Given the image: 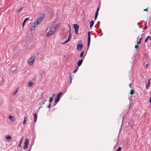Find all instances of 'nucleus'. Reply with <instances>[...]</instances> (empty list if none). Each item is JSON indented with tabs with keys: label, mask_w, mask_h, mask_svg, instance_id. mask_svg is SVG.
<instances>
[{
	"label": "nucleus",
	"mask_w": 151,
	"mask_h": 151,
	"mask_svg": "<svg viewBox=\"0 0 151 151\" xmlns=\"http://www.w3.org/2000/svg\"><path fill=\"white\" fill-rule=\"evenodd\" d=\"M22 140H23V138H22L20 140V141L19 142V144L18 145V147H21V144L22 143Z\"/></svg>",
	"instance_id": "nucleus-16"
},
{
	"label": "nucleus",
	"mask_w": 151,
	"mask_h": 151,
	"mask_svg": "<svg viewBox=\"0 0 151 151\" xmlns=\"http://www.w3.org/2000/svg\"><path fill=\"white\" fill-rule=\"evenodd\" d=\"M69 40H68L67 39V40H66L65 42L62 43L63 44H65L67 43Z\"/></svg>",
	"instance_id": "nucleus-33"
},
{
	"label": "nucleus",
	"mask_w": 151,
	"mask_h": 151,
	"mask_svg": "<svg viewBox=\"0 0 151 151\" xmlns=\"http://www.w3.org/2000/svg\"><path fill=\"white\" fill-rule=\"evenodd\" d=\"M9 118L10 120H11L12 121L14 120V117H13L12 116L9 115Z\"/></svg>",
	"instance_id": "nucleus-13"
},
{
	"label": "nucleus",
	"mask_w": 151,
	"mask_h": 151,
	"mask_svg": "<svg viewBox=\"0 0 151 151\" xmlns=\"http://www.w3.org/2000/svg\"><path fill=\"white\" fill-rule=\"evenodd\" d=\"M27 119V116H25L24 117V119L23 122V124H24L26 123V119Z\"/></svg>",
	"instance_id": "nucleus-19"
},
{
	"label": "nucleus",
	"mask_w": 151,
	"mask_h": 151,
	"mask_svg": "<svg viewBox=\"0 0 151 151\" xmlns=\"http://www.w3.org/2000/svg\"><path fill=\"white\" fill-rule=\"evenodd\" d=\"M148 65V63L146 64V65H145V67H146L147 68Z\"/></svg>",
	"instance_id": "nucleus-44"
},
{
	"label": "nucleus",
	"mask_w": 151,
	"mask_h": 151,
	"mask_svg": "<svg viewBox=\"0 0 151 151\" xmlns=\"http://www.w3.org/2000/svg\"><path fill=\"white\" fill-rule=\"evenodd\" d=\"M98 23L99 24H100V22L99 21H98Z\"/></svg>",
	"instance_id": "nucleus-54"
},
{
	"label": "nucleus",
	"mask_w": 151,
	"mask_h": 151,
	"mask_svg": "<svg viewBox=\"0 0 151 151\" xmlns=\"http://www.w3.org/2000/svg\"><path fill=\"white\" fill-rule=\"evenodd\" d=\"M138 24H139V23H137V25H138Z\"/></svg>",
	"instance_id": "nucleus-59"
},
{
	"label": "nucleus",
	"mask_w": 151,
	"mask_h": 151,
	"mask_svg": "<svg viewBox=\"0 0 151 151\" xmlns=\"http://www.w3.org/2000/svg\"><path fill=\"white\" fill-rule=\"evenodd\" d=\"M134 47L136 49H137L139 47V46L138 45H136Z\"/></svg>",
	"instance_id": "nucleus-34"
},
{
	"label": "nucleus",
	"mask_w": 151,
	"mask_h": 151,
	"mask_svg": "<svg viewBox=\"0 0 151 151\" xmlns=\"http://www.w3.org/2000/svg\"><path fill=\"white\" fill-rule=\"evenodd\" d=\"M37 26H35V24H34V25L33 26H32L31 27V28L30 29V31H32L35 28V27H36Z\"/></svg>",
	"instance_id": "nucleus-20"
},
{
	"label": "nucleus",
	"mask_w": 151,
	"mask_h": 151,
	"mask_svg": "<svg viewBox=\"0 0 151 151\" xmlns=\"http://www.w3.org/2000/svg\"><path fill=\"white\" fill-rule=\"evenodd\" d=\"M16 70V68L15 67H12L11 69L12 71H13V72H14Z\"/></svg>",
	"instance_id": "nucleus-25"
},
{
	"label": "nucleus",
	"mask_w": 151,
	"mask_h": 151,
	"mask_svg": "<svg viewBox=\"0 0 151 151\" xmlns=\"http://www.w3.org/2000/svg\"><path fill=\"white\" fill-rule=\"evenodd\" d=\"M46 99V98H45L44 97V99Z\"/></svg>",
	"instance_id": "nucleus-57"
},
{
	"label": "nucleus",
	"mask_w": 151,
	"mask_h": 151,
	"mask_svg": "<svg viewBox=\"0 0 151 151\" xmlns=\"http://www.w3.org/2000/svg\"><path fill=\"white\" fill-rule=\"evenodd\" d=\"M87 51H86V54H85V56L86 55V53H87Z\"/></svg>",
	"instance_id": "nucleus-56"
},
{
	"label": "nucleus",
	"mask_w": 151,
	"mask_h": 151,
	"mask_svg": "<svg viewBox=\"0 0 151 151\" xmlns=\"http://www.w3.org/2000/svg\"><path fill=\"white\" fill-rule=\"evenodd\" d=\"M83 47V44L82 43V41L80 40L78 41V43L77 45V50L78 51H80L82 49Z\"/></svg>",
	"instance_id": "nucleus-2"
},
{
	"label": "nucleus",
	"mask_w": 151,
	"mask_h": 151,
	"mask_svg": "<svg viewBox=\"0 0 151 151\" xmlns=\"http://www.w3.org/2000/svg\"><path fill=\"white\" fill-rule=\"evenodd\" d=\"M41 99H44V97L43 96H42L41 98Z\"/></svg>",
	"instance_id": "nucleus-48"
},
{
	"label": "nucleus",
	"mask_w": 151,
	"mask_h": 151,
	"mask_svg": "<svg viewBox=\"0 0 151 151\" xmlns=\"http://www.w3.org/2000/svg\"><path fill=\"white\" fill-rule=\"evenodd\" d=\"M69 29H71V27H70V25H69Z\"/></svg>",
	"instance_id": "nucleus-47"
},
{
	"label": "nucleus",
	"mask_w": 151,
	"mask_h": 151,
	"mask_svg": "<svg viewBox=\"0 0 151 151\" xmlns=\"http://www.w3.org/2000/svg\"><path fill=\"white\" fill-rule=\"evenodd\" d=\"M97 17H98V16H95V17H94V20H96V19H97Z\"/></svg>",
	"instance_id": "nucleus-41"
},
{
	"label": "nucleus",
	"mask_w": 151,
	"mask_h": 151,
	"mask_svg": "<svg viewBox=\"0 0 151 151\" xmlns=\"http://www.w3.org/2000/svg\"><path fill=\"white\" fill-rule=\"evenodd\" d=\"M34 117V122L35 123L37 119V115L36 113H35L33 115Z\"/></svg>",
	"instance_id": "nucleus-12"
},
{
	"label": "nucleus",
	"mask_w": 151,
	"mask_h": 151,
	"mask_svg": "<svg viewBox=\"0 0 151 151\" xmlns=\"http://www.w3.org/2000/svg\"><path fill=\"white\" fill-rule=\"evenodd\" d=\"M91 32H89L88 33V48L87 50L89 48V46L90 45V41H91V36L90 33Z\"/></svg>",
	"instance_id": "nucleus-6"
},
{
	"label": "nucleus",
	"mask_w": 151,
	"mask_h": 151,
	"mask_svg": "<svg viewBox=\"0 0 151 151\" xmlns=\"http://www.w3.org/2000/svg\"><path fill=\"white\" fill-rule=\"evenodd\" d=\"M51 106V104H49L47 107V108H50V106Z\"/></svg>",
	"instance_id": "nucleus-38"
},
{
	"label": "nucleus",
	"mask_w": 151,
	"mask_h": 151,
	"mask_svg": "<svg viewBox=\"0 0 151 151\" xmlns=\"http://www.w3.org/2000/svg\"><path fill=\"white\" fill-rule=\"evenodd\" d=\"M121 148L120 147H119L116 150V151H121Z\"/></svg>",
	"instance_id": "nucleus-32"
},
{
	"label": "nucleus",
	"mask_w": 151,
	"mask_h": 151,
	"mask_svg": "<svg viewBox=\"0 0 151 151\" xmlns=\"http://www.w3.org/2000/svg\"><path fill=\"white\" fill-rule=\"evenodd\" d=\"M100 8V6H99L98 7V8H97V10H96V11H98V12H99V10Z\"/></svg>",
	"instance_id": "nucleus-37"
},
{
	"label": "nucleus",
	"mask_w": 151,
	"mask_h": 151,
	"mask_svg": "<svg viewBox=\"0 0 151 151\" xmlns=\"http://www.w3.org/2000/svg\"><path fill=\"white\" fill-rule=\"evenodd\" d=\"M73 27L75 30V34L76 35H77L78 34L79 26L78 24H73Z\"/></svg>",
	"instance_id": "nucleus-5"
},
{
	"label": "nucleus",
	"mask_w": 151,
	"mask_h": 151,
	"mask_svg": "<svg viewBox=\"0 0 151 151\" xmlns=\"http://www.w3.org/2000/svg\"><path fill=\"white\" fill-rule=\"evenodd\" d=\"M55 95V94H53V96H52V97H53V98L54 97V96Z\"/></svg>",
	"instance_id": "nucleus-52"
},
{
	"label": "nucleus",
	"mask_w": 151,
	"mask_h": 151,
	"mask_svg": "<svg viewBox=\"0 0 151 151\" xmlns=\"http://www.w3.org/2000/svg\"><path fill=\"white\" fill-rule=\"evenodd\" d=\"M59 26V24H55L53 25L51 28L53 29L54 31H55L56 29L57 28L58 26Z\"/></svg>",
	"instance_id": "nucleus-10"
},
{
	"label": "nucleus",
	"mask_w": 151,
	"mask_h": 151,
	"mask_svg": "<svg viewBox=\"0 0 151 151\" xmlns=\"http://www.w3.org/2000/svg\"><path fill=\"white\" fill-rule=\"evenodd\" d=\"M149 38H150V39L151 41V36H150V37Z\"/></svg>",
	"instance_id": "nucleus-50"
},
{
	"label": "nucleus",
	"mask_w": 151,
	"mask_h": 151,
	"mask_svg": "<svg viewBox=\"0 0 151 151\" xmlns=\"http://www.w3.org/2000/svg\"><path fill=\"white\" fill-rule=\"evenodd\" d=\"M18 89H17L15 92L13 93L14 95H15L18 92Z\"/></svg>",
	"instance_id": "nucleus-35"
},
{
	"label": "nucleus",
	"mask_w": 151,
	"mask_h": 151,
	"mask_svg": "<svg viewBox=\"0 0 151 151\" xmlns=\"http://www.w3.org/2000/svg\"><path fill=\"white\" fill-rule=\"evenodd\" d=\"M62 93L61 92H60L59 93H58L57 94V97L60 99V97Z\"/></svg>",
	"instance_id": "nucleus-18"
},
{
	"label": "nucleus",
	"mask_w": 151,
	"mask_h": 151,
	"mask_svg": "<svg viewBox=\"0 0 151 151\" xmlns=\"http://www.w3.org/2000/svg\"><path fill=\"white\" fill-rule=\"evenodd\" d=\"M56 103H55V104H53V106H55L56 105Z\"/></svg>",
	"instance_id": "nucleus-51"
},
{
	"label": "nucleus",
	"mask_w": 151,
	"mask_h": 151,
	"mask_svg": "<svg viewBox=\"0 0 151 151\" xmlns=\"http://www.w3.org/2000/svg\"><path fill=\"white\" fill-rule=\"evenodd\" d=\"M60 99L56 97L55 99V103H57L60 100Z\"/></svg>",
	"instance_id": "nucleus-21"
},
{
	"label": "nucleus",
	"mask_w": 151,
	"mask_h": 151,
	"mask_svg": "<svg viewBox=\"0 0 151 151\" xmlns=\"http://www.w3.org/2000/svg\"><path fill=\"white\" fill-rule=\"evenodd\" d=\"M78 67H77L75 70L73 71V73H76L77 72V71L78 69Z\"/></svg>",
	"instance_id": "nucleus-28"
},
{
	"label": "nucleus",
	"mask_w": 151,
	"mask_h": 151,
	"mask_svg": "<svg viewBox=\"0 0 151 151\" xmlns=\"http://www.w3.org/2000/svg\"><path fill=\"white\" fill-rule=\"evenodd\" d=\"M43 19V17H39L34 23L35 25V26H37V25L39 24L41 22Z\"/></svg>",
	"instance_id": "nucleus-3"
},
{
	"label": "nucleus",
	"mask_w": 151,
	"mask_h": 151,
	"mask_svg": "<svg viewBox=\"0 0 151 151\" xmlns=\"http://www.w3.org/2000/svg\"><path fill=\"white\" fill-rule=\"evenodd\" d=\"M55 31L51 28L49 31L47 32V36L48 37L54 35Z\"/></svg>",
	"instance_id": "nucleus-4"
},
{
	"label": "nucleus",
	"mask_w": 151,
	"mask_h": 151,
	"mask_svg": "<svg viewBox=\"0 0 151 151\" xmlns=\"http://www.w3.org/2000/svg\"><path fill=\"white\" fill-rule=\"evenodd\" d=\"M71 34H69L68 36V39H67L68 40H70L71 39Z\"/></svg>",
	"instance_id": "nucleus-26"
},
{
	"label": "nucleus",
	"mask_w": 151,
	"mask_h": 151,
	"mask_svg": "<svg viewBox=\"0 0 151 151\" xmlns=\"http://www.w3.org/2000/svg\"><path fill=\"white\" fill-rule=\"evenodd\" d=\"M114 141H115L116 142V144L117 143V141L116 140V139H114Z\"/></svg>",
	"instance_id": "nucleus-49"
},
{
	"label": "nucleus",
	"mask_w": 151,
	"mask_h": 151,
	"mask_svg": "<svg viewBox=\"0 0 151 151\" xmlns=\"http://www.w3.org/2000/svg\"><path fill=\"white\" fill-rule=\"evenodd\" d=\"M33 85V82H29L28 85V86L29 87H31Z\"/></svg>",
	"instance_id": "nucleus-17"
},
{
	"label": "nucleus",
	"mask_w": 151,
	"mask_h": 151,
	"mask_svg": "<svg viewBox=\"0 0 151 151\" xmlns=\"http://www.w3.org/2000/svg\"><path fill=\"white\" fill-rule=\"evenodd\" d=\"M151 79V78L148 80V83L146 84V88L148 89L150 86V80Z\"/></svg>",
	"instance_id": "nucleus-11"
},
{
	"label": "nucleus",
	"mask_w": 151,
	"mask_h": 151,
	"mask_svg": "<svg viewBox=\"0 0 151 151\" xmlns=\"http://www.w3.org/2000/svg\"><path fill=\"white\" fill-rule=\"evenodd\" d=\"M53 100V97H50L49 99V102L51 103Z\"/></svg>",
	"instance_id": "nucleus-29"
},
{
	"label": "nucleus",
	"mask_w": 151,
	"mask_h": 151,
	"mask_svg": "<svg viewBox=\"0 0 151 151\" xmlns=\"http://www.w3.org/2000/svg\"><path fill=\"white\" fill-rule=\"evenodd\" d=\"M6 138L7 140H9L11 139V137L10 136H7L6 137Z\"/></svg>",
	"instance_id": "nucleus-23"
},
{
	"label": "nucleus",
	"mask_w": 151,
	"mask_h": 151,
	"mask_svg": "<svg viewBox=\"0 0 151 151\" xmlns=\"http://www.w3.org/2000/svg\"><path fill=\"white\" fill-rule=\"evenodd\" d=\"M28 19H29V18H25L24 19V21L23 22L24 23H25L27 21Z\"/></svg>",
	"instance_id": "nucleus-30"
},
{
	"label": "nucleus",
	"mask_w": 151,
	"mask_h": 151,
	"mask_svg": "<svg viewBox=\"0 0 151 151\" xmlns=\"http://www.w3.org/2000/svg\"><path fill=\"white\" fill-rule=\"evenodd\" d=\"M36 58V57L34 54L33 56H32L29 60L28 62L29 64L30 65H32Z\"/></svg>",
	"instance_id": "nucleus-1"
},
{
	"label": "nucleus",
	"mask_w": 151,
	"mask_h": 151,
	"mask_svg": "<svg viewBox=\"0 0 151 151\" xmlns=\"http://www.w3.org/2000/svg\"><path fill=\"white\" fill-rule=\"evenodd\" d=\"M94 23V21L93 20H92L90 22V27L91 28L93 27Z\"/></svg>",
	"instance_id": "nucleus-14"
},
{
	"label": "nucleus",
	"mask_w": 151,
	"mask_h": 151,
	"mask_svg": "<svg viewBox=\"0 0 151 151\" xmlns=\"http://www.w3.org/2000/svg\"><path fill=\"white\" fill-rule=\"evenodd\" d=\"M28 143L29 139L28 138H26L25 139V141L24 142V145L23 147L24 149H26L28 148Z\"/></svg>",
	"instance_id": "nucleus-7"
},
{
	"label": "nucleus",
	"mask_w": 151,
	"mask_h": 151,
	"mask_svg": "<svg viewBox=\"0 0 151 151\" xmlns=\"http://www.w3.org/2000/svg\"><path fill=\"white\" fill-rule=\"evenodd\" d=\"M130 93L131 95H133L134 93V91L133 89H131L130 91Z\"/></svg>",
	"instance_id": "nucleus-24"
},
{
	"label": "nucleus",
	"mask_w": 151,
	"mask_h": 151,
	"mask_svg": "<svg viewBox=\"0 0 151 151\" xmlns=\"http://www.w3.org/2000/svg\"><path fill=\"white\" fill-rule=\"evenodd\" d=\"M144 30H144V29H143V31H142V32H144Z\"/></svg>",
	"instance_id": "nucleus-58"
},
{
	"label": "nucleus",
	"mask_w": 151,
	"mask_h": 151,
	"mask_svg": "<svg viewBox=\"0 0 151 151\" xmlns=\"http://www.w3.org/2000/svg\"><path fill=\"white\" fill-rule=\"evenodd\" d=\"M138 38H139V37H137V44H139L141 43V40L142 38H140L139 39V40L138 41Z\"/></svg>",
	"instance_id": "nucleus-15"
},
{
	"label": "nucleus",
	"mask_w": 151,
	"mask_h": 151,
	"mask_svg": "<svg viewBox=\"0 0 151 151\" xmlns=\"http://www.w3.org/2000/svg\"><path fill=\"white\" fill-rule=\"evenodd\" d=\"M44 100H45V102H46L47 101V99H44Z\"/></svg>",
	"instance_id": "nucleus-53"
},
{
	"label": "nucleus",
	"mask_w": 151,
	"mask_h": 151,
	"mask_svg": "<svg viewBox=\"0 0 151 151\" xmlns=\"http://www.w3.org/2000/svg\"><path fill=\"white\" fill-rule=\"evenodd\" d=\"M84 53V51H82L80 54V57H82Z\"/></svg>",
	"instance_id": "nucleus-27"
},
{
	"label": "nucleus",
	"mask_w": 151,
	"mask_h": 151,
	"mask_svg": "<svg viewBox=\"0 0 151 151\" xmlns=\"http://www.w3.org/2000/svg\"><path fill=\"white\" fill-rule=\"evenodd\" d=\"M84 58H85V57H83V59H82L81 60H80L78 61V63H77V64L78 66V67H79L81 65V64L83 62V59Z\"/></svg>",
	"instance_id": "nucleus-8"
},
{
	"label": "nucleus",
	"mask_w": 151,
	"mask_h": 151,
	"mask_svg": "<svg viewBox=\"0 0 151 151\" xmlns=\"http://www.w3.org/2000/svg\"><path fill=\"white\" fill-rule=\"evenodd\" d=\"M129 86L130 88H132V84L131 83L129 84Z\"/></svg>",
	"instance_id": "nucleus-40"
},
{
	"label": "nucleus",
	"mask_w": 151,
	"mask_h": 151,
	"mask_svg": "<svg viewBox=\"0 0 151 151\" xmlns=\"http://www.w3.org/2000/svg\"><path fill=\"white\" fill-rule=\"evenodd\" d=\"M25 23H24L23 22V23H22V26L23 27H24Z\"/></svg>",
	"instance_id": "nucleus-45"
},
{
	"label": "nucleus",
	"mask_w": 151,
	"mask_h": 151,
	"mask_svg": "<svg viewBox=\"0 0 151 151\" xmlns=\"http://www.w3.org/2000/svg\"><path fill=\"white\" fill-rule=\"evenodd\" d=\"M149 102L150 104H151V96H150V98Z\"/></svg>",
	"instance_id": "nucleus-39"
},
{
	"label": "nucleus",
	"mask_w": 151,
	"mask_h": 151,
	"mask_svg": "<svg viewBox=\"0 0 151 151\" xmlns=\"http://www.w3.org/2000/svg\"><path fill=\"white\" fill-rule=\"evenodd\" d=\"M23 9V8L22 7H20V9L18 10H17L16 11V12L17 13H18L19 12H20Z\"/></svg>",
	"instance_id": "nucleus-22"
},
{
	"label": "nucleus",
	"mask_w": 151,
	"mask_h": 151,
	"mask_svg": "<svg viewBox=\"0 0 151 151\" xmlns=\"http://www.w3.org/2000/svg\"><path fill=\"white\" fill-rule=\"evenodd\" d=\"M147 26H146L144 28V29L145 30V29H147Z\"/></svg>",
	"instance_id": "nucleus-43"
},
{
	"label": "nucleus",
	"mask_w": 151,
	"mask_h": 151,
	"mask_svg": "<svg viewBox=\"0 0 151 151\" xmlns=\"http://www.w3.org/2000/svg\"><path fill=\"white\" fill-rule=\"evenodd\" d=\"M98 11H96V13H95V16H98Z\"/></svg>",
	"instance_id": "nucleus-36"
},
{
	"label": "nucleus",
	"mask_w": 151,
	"mask_h": 151,
	"mask_svg": "<svg viewBox=\"0 0 151 151\" xmlns=\"http://www.w3.org/2000/svg\"><path fill=\"white\" fill-rule=\"evenodd\" d=\"M43 104H45V101H44L43 103Z\"/></svg>",
	"instance_id": "nucleus-55"
},
{
	"label": "nucleus",
	"mask_w": 151,
	"mask_h": 151,
	"mask_svg": "<svg viewBox=\"0 0 151 151\" xmlns=\"http://www.w3.org/2000/svg\"><path fill=\"white\" fill-rule=\"evenodd\" d=\"M71 29H70L69 30V34H71Z\"/></svg>",
	"instance_id": "nucleus-42"
},
{
	"label": "nucleus",
	"mask_w": 151,
	"mask_h": 151,
	"mask_svg": "<svg viewBox=\"0 0 151 151\" xmlns=\"http://www.w3.org/2000/svg\"><path fill=\"white\" fill-rule=\"evenodd\" d=\"M69 81L70 84L71 83L73 78L74 77V75L70 74V73H69Z\"/></svg>",
	"instance_id": "nucleus-9"
},
{
	"label": "nucleus",
	"mask_w": 151,
	"mask_h": 151,
	"mask_svg": "<svg viewBox=\"0 0 151 151\" xmlns=\"http://www.w3.org/2000/svg\"><path fill=\"white\" fill-rule=\"evenodd\" d=\"M144 11H147V12H148V10L147 9H145L144 10Z\"/></svg>",
	"instance_id": "nucleus-46"
},
{
	"label": "nucleus",
	"mask_w": 151,
	"mask_h": 151,
	"mask_svg": "<svg viewBox=\"0 0 151 151\" xmlns=\"http://www.w3.org/2000/svg\"><path fill=\"white\" fill-rule=\"evenodd\" d=\"M149 37H150V36H148L145 39V43H146L147 42V40L149 38Z\"/></svg>",
	"instance_id": "nucleus-31"
}]
</instances>
